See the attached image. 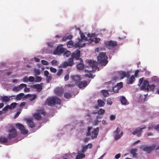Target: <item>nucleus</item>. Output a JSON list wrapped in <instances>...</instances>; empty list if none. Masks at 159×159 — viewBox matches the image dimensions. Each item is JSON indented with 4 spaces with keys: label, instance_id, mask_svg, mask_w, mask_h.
I'll list each match as a JSON object with an SVG mask.
<instances>
[{
    "label": "nucleus",
    "instance_id": "obj_1",
    "mask_svg": "<svg viewBox=\"0 0 159 159\" xmlns=\"http://www.w3.org/2000/svg\"><path fill=\"white\" fill-rule=\"evenodd\" d=\"M80 55V51L77 50L75 52L72 53L71 55V58L69 59L68 61H65L63 64L62 65V66L63 68H66L68 66H72L73 65V59H75L76 60L79 59Z\"/></svg>",
    "mask_w": 159,
    "mask_h": 159
},
{
    "label": "nucleus",
    "instance_id": "obj_2",
    "mask_svg": "<svg viewBox=\"0 0 159 159\" xmlns=\"http://www.w3.org/2000/svg\"><path fill=\"white\" fill-rule=\"evenodd\" d=\"M98 61L100 66H105L107 63V57L106 52H102L99 53L97 57Z\"/></svg>",
    "mask_w": 159,
    "mask_h": 159
},
{
    "label": "nucleus",
    "instance_id": "obj_3",
    "mask_svg": "<svg viewBox=\"0 0 159 159\" xmlns=\"http://www.w3.org/2000/svg\"><path fill=\"white\" fill-rule=\"evenodd\" d=\"M61 101L57 97H52L49 98L46 101V103L49 106H53L56 104H60Z\"/></svg>",
    "mask_w": 159,
    "mask_h": 159
},
{
    "label": "nucleus",
    "instance_id": "obj_4",
    "mask_svg": "<svg viewBox=\"0 0 159 159\" xmlns=\"http://www.w3.org/2000/svg\"><path fill=\"white\" fill-rule=\"evenodd\" d=\"M16 127L19 129L21 132L22 134H27L28 131L25 129V127L21 124L17 123L16 124Z\"/></svg>",
    "mask_w": 159,
    "mask_h": 159
},
{
    "label": "nucleus",
    "instance_id": "obj_5",
    "mask_svg": "<svg viewBox=\"0 0 159 159\" xmlns=\"http://www.w3.org/2000/svg\"><path fill=\"white\" fill-rule=\"evenodd\" d=\"M146 128V127L145 125L138 127L133 131L132 134L134 135L137 134L138 136L140 137L142 134V130L145 129Z\"/></svg>",
    "mask_w": 159,
    "mask_h": 159
},
{
    "label": "nucleus",
    "instance_id": "obj_6",
    "mask_svg": "<svg viewBox=\"0 0 159 159\" xmlns=\"http://www.w3.org/2000/svg\"><path fill=\"white\" fill-rule=\"evenodd\" d=\"M11 129H9L8 138H13L16 137L17 135L16 130L13 127H11Z\"/></svg>",
    "mask_w": 159,
    "mask_h": 159
},
{
    "label": "nucleus",
    "instance_id": "obj_7",
    "mask_svg": "<svg viewBox=\"0 0 159 159\" xmlns=\"http://www.w3.org/2000/svg\"><path fill=\"white\" fill-rule=\"evenodd\" d=\"M65 49L61 46H58L53 52V54L60 55L61 54L65 51Z\"/></svg>",
    "mask_w": 159,
    "mask_h": 159
},
{
    "label": "nucleus",
    "instance_id": "obj_8",
    "mask_svg": "<svg viewBox=\"0 0 159 159\" xmlns=\"http://www.w3.org/2000/svg\"><path fill=\"white\" fill-rule=\"evenodd\" d=\"M156 148V145L153 144L152 146H145L143 147V150L149 153L152 151L154 149Z\"/></svg>",
    "mask_w": 159,
    "mask_h": 159
},
{
    "label": "nucleus",
    "instance_id": "obj_9",
    "mask_svg": "<svg viewBox=\"0 0 159 159\" xmlns=\"http://www.w3.org/2000/svg\"><path fill=\"white\" fill-rule=\"evenodd\" d=\"M43 83H42L40 84H33L31 86L32 88L36 89L38 92H40L42 89V86Z\"/></svg>",
    "mask_w": 159,
    "mask_h": 159
},
{
    "label": "nucleus",
    "instance_id": "obj_10",
    "mask_svg": "<svg viewBox=\"0 0 159 159\" xmlns=\"http://www.w3.org/2000/svg\"><path fill=\"white\" fill-rule=\"evenodd\" d=\"M76 84L79 88H83L86 87L88 85V83L86 81H78L76 82Z\"/></svg>",
    "mask_w": 159,
    "mask_h": 159
},
{
    "label": "nucleus",
    "instance_id": "obj_11",
    "mask_svg": "<svg viewBox=\"0 0 159 159\" xmlns=\"http://www.w3.org/2000/svg\"><path fill=\"white\" fill-rule=\"evenodd\" d=\"M88 64L90 66L96 70L98 68V63L97 61L92 60H89L88 61Z\"/></svg>",
    "mask_w": 159,
    "mask_h": 159
},
{
    "label": "nucleus",
    "instance_id": "obj_12",
    "mask_svg": "<svg viewBox=\"0 0 159 159\" xmlns=\"http://www.w3.org/2000/svg\"><path fill=\"white\" fill-rule=\"evenodd\" d=\"M107 47L109 49L114 48L117 45V43L116 41L110 40L107 42Z\"/></svg>",
    "mask_w": 159,
    "mask_h": 159
},
{
    "label": "nucleus",
    "instance_id": "obj_13",
    "mask_svg": "<svg viewBox=\"0 0 159 159\" xmlns=\"http://www.w3.org/2000/svg\"><path fill=\"white\" fill-rule=\"evenodd\" d=\"M120 77V79H122L125 77H129L130 76V74L129 72H126L125 71H120L119 72Z\"/></svg>",
    "mask_w": 159,
    "mask_h": 159
},
{
    "label": "nucleus",
    "instance_id": "obj_14",
    "mask_svg": "<svg viewBox=\"0 0 159 159\" xmlns=\"http://www.w3.org/2000/svg\"><path fill=\"white\" fill-rule=\"evenodd\" d=\"M56 94L59 96L62 95L63 93V89L62 87L56 88L55 90Z\"/></svg>",
    "mask_w": 159,
    "mask_h": 159
},
{
    "label": "nucleus",
    "instance_id": "obj_15",
    "mask_svg": "<svg viewBox=\"0 0 159 159\" xmlns=\"http://www.w3.org/2000/svg\"><path fill=\"white\" fill-rule=\"evenodd\" d=\"M67 46L68 48H70L74 47L75 48H77L79 47L78 43L74 44V42L72 40L68 41L67 44Z\"/></svg>",
    "mask_w": 159,
    "mask_h": 159
},
{
    "label": "nucleus",
    "instance_id": "obj_16",
    "mask_svg": "<svg viewBox=\"0 0 159 159\" xmlns=\"http://www.w3.org/2000/svg\"><path fill=\"white\" fill-rule=\"evenodd\" d=\"M37 97V95L34 94H28L24 96V98H30V100L32 101L36 98Z\"/></svg>",
    "mask_w": 159,
    "mask_h": 159
},
{
    "label": "nucleus",
    "instance_id": "obj_17",
    "mask_svg": "<svg viewBox=\"0 0 159 159\" xmlns=\"http://www.w3.org/2000/svg\"><path fill=\"white\" fill-rule=\"evenodd\" d=\"M99 130V128L98 127H97L92 132L91 136V138L92 139L97 138Z\"/></svg>",
    "mask_w": 159,
    "mask_h": 159
},
{
    "label": "nucleus",
    "instance_id": "obj_18",
    "mask_svg": "<svg viewBox=\"0 0 159 159\" xmlns=\"http://www.w3.org/2000/svg\"><path fill=\"white\" fill-rule=\"evenodd\" d=\"M80 62L77 64V68L78 69L81 70L84 69V65L83 64V61L82 58L80 59Z\"/></svg>",
    "mask_w": 159,
    "mask_h": 159
},
{
    "label": "nucleus",
    "instance_id": "obj_19",
    "mask_svg": "<svg viewBox=\"0 0 159 159\" xmlns=\"http://www.w3.org/2000/svg\"><path fill=\"white\" fill-rule=\"evenodd\" d=\"M15 96H12L11 97H15ZM11 96L8 97L7 96H5L2 97L1 98V100L2 102H7L9 101L10 100Z\"/></svg>",
    "mask_w": 159,
    "mask_h": 159
},
{
    "label": "nucleus",
    "instance_id": "obj_20",
    "mask_svg": "<svg viewBox=\"0 0 159 159\" xmlns=\"http://www.w3.org/2000/svg\"><path fill=\"white\" fill-rule=\"evenodd\" d=\"M149 82L147 80H145L143 81V84L141 87V88L143 89L146 90V88L148 86Z\"/></svg>",
    "mask_w": 159,
    "mask_h": 159
},
{
    "label": "nucleus",
    "instance_id": "obj_21",
    "mask_svg": "<svg viewBox=\"0 0 159 159\" xmlns=\"http://www.w3.org/2000/svg\"><path fill=\"white\" fill-rule=\"evenodd\" d=\"M27 124L28 126L31 128L34 127L35 124L31 119H28L27 121Z\"/></svg>",
    "mask_w": 159,
    "mask_h": 159
},
{
    "label": "nucleus",
    "instance_id": "obj_22",
    "mask_svg": "<svg viewBox=\"0 0 159 159\" xmlns=\"http://www.w3.org/2000/svg\"><path fill=\"white\" fill-rule=\"evenodd\" d=\"M71 78L73 80H74L76 82H76H78V81L80 80V76L78 75H74L72 76Z\"/></svg>",
    "mask_w": 159,
    "mask_h": 159
},
{
    "label": "nucleus",
    "instance_id": "obj_23",
    "mask_svg": "<svg viewBox=\"0 0 159 159\" xmlns=\"http://www.w3.org/2000/svg\"><path fill=\"white\" fill-rule=\"evenodd\" d=\"M76 43H78L79 47L82 48L85 45V43L83 40H80Z\"/></svg>",
    "mask_w": 159,
    "mask_h": 159
},
{
    "label": "nucleus",
    "instance_id": "obj_24",
    "mask_svg": "<svg viewBox=\"0 0 159 159\" xmlns=\"http://www.w3.org/2000/svg\"><path fill=\"white\" fill-rule=\"evenodd\" d=\"M24 96V94L21 93L16 95V98H14L18 100H20Z\"/></svg>",
    "mask_w": 159,
    "mask_h": 159
},
{
    "label": "nucleus",
    "instance_id": "obj_25",
    "mask_svg": "<svg viewBox=\"0 0 159 159\" xmlns=\"http://www.w3.org/2000/svg\"><path fill=\"white\" fill-rule=\"evenodd\" d=\"M135 78L134 75H132L130 78H129L128 80L127 83L128 84H131L133 83L135 80Z\"/></svg>",
    "mask_w": 159,
    "mask_h": 159
},
{
    "label": "nucleus",
    "instance_id": "obj_26",
    "mask_svg": "<svg viewBox=\"0 0 159 159\" xmlns=\"http://www.w3.org/2000/svg\"><path fill=\"white\" fill-rule=\"evenodd\" d=\"M34 117L35 119L37 120H40L42 118V116L39 113H35L34 115Z\"/></svg>",
    "mask_w": 159,
    "mask_h": 159
},
{
    "label": "nucleus",
    "instance_id": "obj_27",
    "mask_svg": "<svg viewBox=\"0 0 159 159\" xmlns=\"http://www.w3.org/2000/svg\"><path fill=\"white\" fill-rule=\"evenodd\" d=\"M156 87V85L154 84L151 85L149 84L148 86L146 88V90L148 91L149 90H153Z\"/></svg>",
    "mask_w": 159,
    "mask_h": 159
},
{
    "label": "nucleus",
    "instance_id": "obj_28",
    "mask_svg": "<svg viewBox=\"0 0 159 159\" xmlns=\"http://www.w3.org/2000/svg\"><path fill=\"white\" fill-rule=\"evenodd\" d=\"M97 102H98V106L100 107L104 106L105 104V102L102 100L100 99H98L97 101Z\"/></svg>",
    "mask_w": 159,
    "mask_h": 159
},
{
    "label": "nucleus",
    "instance_id": "obj_29",
    "mask_svg": "<svg viewBox=\"0 0 159 159\" xmlns=\"http://www.w3.org/2000/svg\"><path fill=\"white\" fill-rule=\"evenodd\" d=\"M137 151V149L132 148L130 150V153L131 154L133 155L134 157L136 156L137 154L136 153V152Z\"/></svg>",
    "mask_w": 159,
    "mask_h": 159
},
{
    "label": "nucleus",
    "instance_id": "obj_30",
    "mask_svg": "<svg viewBox=\"0 0 159 159\" xmlns=\"http://www.w3.org/2000/svg\"><path fill=\"white\" fill-rule=\"evenodd\" d=\"M120 102L121 104L123 105H125L127 104V100L125 97L122 96L121 97L120 99Z\"/></svg>",
    "mask_w": 159,
    "mask_h": 159
},
{
    "label": "nucleus",
    "instance_id": "obj_31",
    "mask_svg": "<svg viewBox=\"0 0 159 159\" xmlns=\"http://www.w3.org/2000/svg\"><path fill=\"white\" fill-rule=\"evenodd\" d=\"M72 38V36L71 35H69L68 36H64L63 37L62 40L63 41H65L67 39H71Z\"/></svg>",
    "mask_w": 159,
    "mask_h": 159
},
{
    "label": "nucleus",
    "instance_id": "obj_32",
    "mask_svg": "<svg viewBox=\"0 0 159 159\" xmlns=\"http://www.w3.org/2000/svg\"><path fill=\"white\" fill-rule=\"evenodd\" d=\"M85 157V155L84 153L80 154L77 155L76 157V159H82V158Z\"/></svg>",
    "mask_w": 159,
    "mask_h": 159
},
{
    "label": "nucleus",
    "instance_id": "obj_33",
    "mask_svg": "<svg viewBox=\"0 0 159 159\" xmlns=\"http://www.w3.org/2000/svg\"><path fill=\"white\" fill-rule=\"evenodd\" d=\"M123 134V132H122L120 134H116L115 137V139L116 140H117L120 138Z\"/></svg>",
    "mask_w": 159,
    "mask_h": 159
},
{
    "label": "nucleus",
    "instance_id": "obj_34",
    "mask_svg": "<svg viewBox=\"0 0 159 159\" xmlns=\"http://www.w3.org/2000/svg\"><path fill=\"white\" fill-rule=\"evenodd\" d=\"M8 142L7 139L5 137H0V142L2 143H7Z\"/></svg>",
    "mask_w": 159,
    "mask_h": 159
},
{
    "label": "nucleus",
    "instance_id": "obj_35",
    "mask_svg": "<svg viewBox=\"0 0 159 159\" xmlns=\"http://www.w3.org/2000/svg\"><path fill=\"white\" fill-rule=\"evenodd\" d=\"M102 93L103 95L105 97H107L109 95V93L106 90H102Z\"/></svg>",
    "mask_w": 159,
    "mask_h": 159
},
{
    "label": "nucleus",
    "instance_id": "obj_36",
    "mask_svg": "<svg viewBox=\"0 0 159 159\" xmlns=\"http://www.w3.org/2000/svg\"><path fill=\"white\" fill-rule=\"evenodd\" d=\"M64 97L66 98H71V94L69 93H66L64 94Z\"/></svg>",
    "mask_w": 159,
    "mask_h": 159
},
{
    "label": "nucleus",
    "instance_id": "obj_37",
    "mask_svg": "<svg viewBox=\"0 0 159 159\" xmlns=\"http://www.w3.org/2000/svg\"><path fill=\"white\" fill-rule=\"evenodd\" d=\"M63 52V55L66 57H68L71 53V52L68 51H64Z\"/></svg>",
    "mask_w": 159,
    "mask_h": 159
},
{
    "label": "nucleus",
    "instance_id": "obj_38",
    "mask_svg": "<svg viewBox=\"0 0 159 159\" xmlns=\"http://www.w3.org/2000/svg\"><path fill=\"white\" fill-rule=\"evenodd\" d=\"M34 73L35 75H39L40 74V71L39 69H34Z\"/></svg>",
    "mask_w": 159,
    "mask_h": 159
},
{
    "label": "nucleus",
    "instance_id": "obj_39",
    "mask_svg": "<svg viewBox=\"0 0 159 159\" xmlns=\"http://www.w3.org/2000/svg\"><path fill=\"white\" fill-rule=\"evenodd\" d=\"M105 112V110L102 109H100L99 110L98 112V113L99 114L103 115L104 114Z\"/></svg>",
    "mask_w": 159,
    "mask_h": 159
},
{
    "label": "nucleus",
    "instance_id": "obj_40",
    "mask_svg": "<svg viewBox=\"0 0 159 159\" xmlns=\"http://www.w3.org/2000/svg\"><path fill=\"white\" fill-rule=\"evenodd\" d=\"M42 80V78L41 76H37L36 77L35 81L37 82H40Z\"/></svg>",
    "mask_w": 159,
    "mask_h": 159
},
{
    "label": "nucleus",
    "instance_id": "obj_41",
    "mask_svg": "<svg viewBox=\"0 0 159 159\" xmlns=\"http://www.w3.org/2000/svg\"><path fill=\"white\" fill-rule=\"evenodd\" d=\"M80 37L81 38V40H87V38L85 36L84 34H81Z\"/></svg>",
    "mask_w": 159,
    "mask_h": 159
},
{
    "label": "nucleus",
    "instance_id": "obj_42",
    "mask_svg": "<svg viewBox=\"0 0 159 159\" xmlns=\"http://www.w3.org/2000/svg\"><path fill=\"white\" fill-rule=\"evenodd\" d=\"M35 80V78L34 77L30 76L28 78V81L30 82H33Z\"/></svg>",
    "mask_w": 159,
    "mask_h": 159
},
{
    "label": "nucleus",
    "instance_id": "obj_43",
    "mask_svg": "<svg viewBox=\"0 0 159 159\" xmlns=\"http://www.w3.org/2000/svg\"><path fill=\"white\" fill-rule=\"evenodd\" d=\"M123 83L120 82L119 83H117L116 86H117V87H118V88L120 89V88L123 87Z\"/></svg>",
    "mask_w": 159,
    "mask_h": 159
},
{
    "label": "nucleus",
    "instance_id": "obj_44",
    "mask_svg": "<svg viewBox=\"0 0 159 159\" xmlns=\"http://www.w3.org/2000/svg\"><path fill=\"white\" fill-rule=\"evenodd\" d=\"M88 149V146L85 145L82 148V153H84L86 152V150Z\"/></svg>",
    "mask_w": 159,
    "mask_h": 159
},
{
    "label": "nucleus",
    "instance_id": "obj_45",
    "mask_svg": "<svg viewBox=\"0 0 159 159\" xmlns=\"http://www.w3.org/2000/svg\"><path fill=\"white\" fill-rule=\"evenodd\" d=\"M63 73V70L62 69H59L58 70L57 73V75L58 76L61 75Z\"/></svg>",
    "mask_w": 159,
    "mask_h": 159
},
{
    "label": "nucleus",
    "instance_id": "obj_46",
    "mask_svg": "<svg viewBox=\"0 0 159 159\" xmlns=\"http://www.w3.org/2000/svg\"><path fill=\"white\" fill-rule=\"evenodd\" d=\"M8 109H11V107H10V106L9 105H7L3 108L2 110L3 111H7Z\"/></svg>",
    "mask_w": 159,
    "mask_h": 159
},
{
    "label": "nucleus",
    "instance_id": "obj_47",
    "mask_svg": "<svg viewBox=\"0 0 159 159\" xmlns=\"http://www.w3.org/2000/svg\"><path fill=\"white\" fill-rule=\"evenodd\" d=\"M119 89L116 86H115L113 88V91L115 93L118 92Z\"/></svg>",
    "mask_w": 159,
    "mask_h": 159
},
{
    "label": "nucleus",
    "instance_id": "obj_48",
    "mask_svg": "<svg viewBox=\"0 0 159 159\" xmlns=\"http://www.w3.org/2000/svg\"><path fill=\"white\" fill-rule=\"evenodd\" d=\"M50 70L53 73H55L57 71V70L56 68H54L52 67H50Z\"/></svg>",
    "mask_w": 159,
    "mask_h": 159
},
{
    "label": "nucleus",
    "instance_id": "obj_49",
    "mask_svg": "<svg viewBox=\"0 0 159 159\" xmlns=\"http://www.w3.org/2000/svg\"><path fill=\"white\" fill-rule=\"evenodd\" d=\"M41 62L42 64L43 65H48V62L45 60H42L41 61Z\"/></svg>",
    "mask_w": 159,
    "mask_h": 159
},
{
    "label": "nucleus",
    "instance_id": "obj_50",
    "mask_svg": "<svg viewBox=\"0 0 159 159\" xmlns=\"http://www.w3.org/2000/svg\"><path fill=\"white\" fill-rule=\"evenodd\" d=\"M85 76L87 77H89V78H91L92 79H93L94 78L93 75L91 73H90L89 74H85Z\"/></svg>",
    "mask_w": 159,
    "mask_h": 159
},
{
    "label": "nucleus",
    "instance_id": "obj_51",
    "mask_svg": "<svg viewBox=\"0 0 159 159\" xmlns=\"http://www.w3.org/2000/svg\"><path fill=\"white\" fill-rule=\"evenodd\" d=\"M17 104L16 102H13L11 104L10 106V107H11V109L15 108Z\"/></svg>",
    "mask_w": 159,
    "mask_h": 159
},
{
    "label": "nucleus",
    "instance_id": "obj_52",
    "mask_svg": "<svg viewBox=\"0 0 159 159\" xmlns=\"http://www.w3.org/2000/svg\"><path fill=\"white\" fill-rule=\"evenodd\" d=\"M46 79L47 83H49L50 82V81L51 80L52 78L50 76L48 75L47 76Z\"/></svg>",
    "mask_w": 159,
    "mask_h": 159
},
{
    "label": "nucleus",
    "instance_id": "obj_53",
    "mask_svg": "<svg viewBox=\"0 0 159 159\" xmlns=\"http://www.w3.org/2000/svg\"><path fill=\"white\" fill-rule=\"evenodd\" d=\"M107 104L111 105L112 103L111 99L110 98H108L107 100Z\"/></svg>",
    "mask_w": 159,
    "mask_h": 159
},
{
    "label": "nucleus",
    "instance_id": "obj_54",
    "mask_svg": "<svg viewBox=\"0 0 159 159\" xmlns=\"http://www.w3.org/2000/svg\"><path fill=\"white\" fill-rule=\"evenodd\" d=\"M91 129V127H89L88 129V132L87 133V135L89 136L91 135L90 131Z\"/></svg>",
    "mask_w": 159,
    "mask_h": 159
},
{
    "label": "nucleus",
    "instance_id": "obj_55",
    "mask_svg": "<svg viewBox=\"0 0 159 159\" xmlns=\"http://www.w3.org/2000/svg\"><path fill=\"white\" fill-rule=\"evenodd\" d=\"M27 86V85L25 84H21L19 86L20 89H22L26 87Z\"/></svg>",
    "mask_w": 159,
    "mask_h": 159
},
{
    "label": "nucleus",
    "instance_id": "obj_56",
    "mask_svg": "<svg viewBox=\"0 0 159 159\" xmlns=\"http://www.w3.org/2000/svg\"><path fill=\"white\" fill-rule=\"evenodd\" d=\"M93 35V34H88V37H89L90 38V39H89V40L90 43L92 42L93 41V39H92L91 38L92 37Z\"/></svg>",
    "mask_w": 159,
    "mask_h": 159
},
{
    "label": "nucleus",
    "instance_id": "obj_57",
    "mask_svg": "<svg viewBox=\"0 0 159 159\" xmlns=\"http://www.w3.org/2000/svg\"><path fill=\"white\" fill-rule=\"evenodd\" d=\"M116 118V116L113 115H111L110 116V119L111 120H115Z\"/></svg>",
    "mask_w": 159,
    "mask_h": 159
},
{
    "label": "nucleus",
    "instance_id": "obj_58",
    "mask_svg": "<svg viewBox=\"0 0 159 159\" xmlns=\"http://www.w3.org/2000/svg\"><path fill=\"white\" fill-rule=\"evenodd\" d=\"M13 90L15 91H18L20 90V89L19 87H14L13 88Z\"/></svg>",
    "mask_w": 159,
    "mask_h": 159
},
{
    "label": "nucleus",
    "instance_id": "obj_59",
    "mask_svg": "<svg viewBox=\"0 0 159 159\" xmlns=\"http://www.w3.org/2000/svg\"><path fill=\"white\" fill-rule=\"evenodd\" d=\"M23 81L25 82H28V78L26 76H25L23 78Z\"/></svg>",
    "mask_w": 159,
    "mask_h": 159
},
{
    "label": "nucleus",
    "instance_id": "obj_60",
    "mask_svg": "<svg viewBox=\"0 0 159 159\" xmlns=\"http://www.w3.org/2000/svg\"><path fill=\"white\" fill-rule=\"evenodd\" d=\"M120 131V128L119 127H117L116 128V131L115 132V133L116 134H119Z\"/></svg>",
    "mask_w": 159,
    "mask_h": 159
},
{
    "label": "nucleus",
    "instance_id": "obj_61",
    "mask_svg": "<svg viewBox=\"0 0 159 159\" xmlns=\"http://www.w3.org/2000/svg\"><path fill=\"white\" fill-rule=\"evenodd\" d=\"M44 75L46 77L48 76L49 75V72L47 70L44 71Z\"/></svg>",
    "mask_w": 159,
    "mask_h": 159
},
{
    "label": "nucleus",
    "instance_id": "obj_62",
    "mask_svg": "<svg viewBox=\"0 0 159 159\" xmlns=\"http://www.w3.org/2000/svg\"><path fill=\"white\" fill-rule=\"evenodd\" d=\"M99 121L98 120H96L94 121L93 124L94 125H97L98 124Z\"/></svg>",
    "mask_w": 159,
    "mask_h": 159
},
{
    "label": "nucleus",
    "instance_id": "obj_63",
    "mask_svg": "<svg viewBox=\"0 0 159 159\" xmlns=\"http://www.w3.org/2000/svg\"><path fill=\"white\" fill-rule=\"evenodd\" d=\"M120 157V153H118L115 156V158L116 159H118Z\"/></svg>",
    "mask_w": 159,
    "mask_h": 159
},
{
    "label": "nucleus",
    "instance_id": "obj_64",
    "mask_svg": "<svg viewBox=\"0 0 159 159\" xmlns=\"http://www.w3.org/2000/svg\"><path fill=\"white\" fill-rule=\"evenodd\" d=\"M69 75H67L65 76L64 80H65V81H67L69 80Z\"/></svg>",
    "mask_w": 159,
    "mask_h": 159
}]
</instances>
